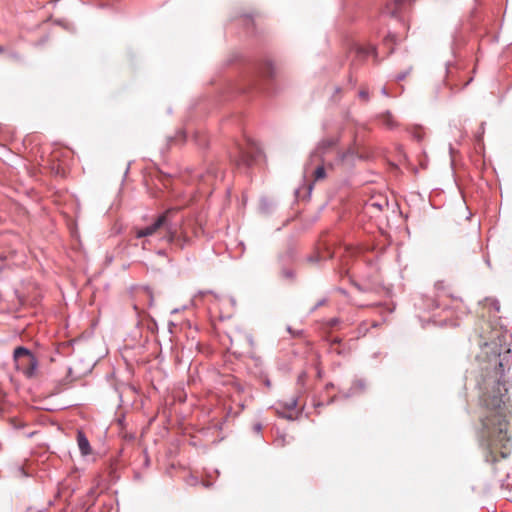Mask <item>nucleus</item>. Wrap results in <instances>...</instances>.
<instances>
[{"label":"nucleus","instance_id":"9","mask_svg":"<svg viewBox=\"0 0 512 512\" xmlns=\"http://www.w3.org/2000/svg\"><path fill=\"white\" fill-rule=\"evenodd\" d=\"M313 181L317 182L323 180L326 177L325 168L322 165H319L312 171Z\"/></svg>","mask_w":512,"mask_h":512},{"label":"nucleus","instance_id":"15","mask_svg":"<svg viewBox=\"0 0 512 512\" xmlns=\"http://www.w3.org/2000/svg\"><path fill=\"white\" fill-rule=\"evenodd\" d=\"M193 233H194L195 235H197V230H196V229H193Z\"/></svg>","mask_w":512,"mask_h":512},{"label":"nucleus","instance_id":"12","mask_svg":"<svg viewBox=\"0 0 512 512\" xmlns=\"http://www.w3.org/2000/svg\"><path fill=\"white\" fill-rule=\"evenodd\" d=\"M304 377H305V374L303 373V374H301V375L299 376L298 380H299L300 382H302V381H303V379H304Z\"/></svg>","mask_w":512,"mask_h":512},{"label":"nucleus","instance_id":"6","mask_svg":"<svg viewBox=\"0 0 512 512\" xmlns=\"http://www.w3.org/2000/svg\"><path fill=\"white\" fill-rule=\"evenodd\" d=\"M298 405V399L296 397H292L288 402L285 403L284 407L287 410L286 413H283V417L293 420L297 416L298 412L296 411V407Z\"/></svg>","mask_w":512,"mask_h":512},{"label":"nucleus","instance_id":"2","mask_svg":"<svg viewBox=\"0 0 512 512\" xmlns=\"http://www.w3.org/2000/svg\"><path fill=\"white\" fill-rule=\"evenodd\" d=\"M177 209H168L160 215L153 224L145 228H135V236L137 238L147 237L156 233L165 232L164 238L167 242L175 243L178 247L183 248L189 242L188 231L186 225L180 226L181 233L178 234L177 223L173 222L172 216Z\"/></svg>","mask_w":512,"mask_h":512},{"label":"nucleus","instance_id":"13","mask_svg":"<svg viewBox=\"0 0 512 512\" xmlns=\"http://www.w3.org/2000/svg\"><path fill=\"white\" fill-rule=\"evenodd\" d=\"M403 0H395V6H398L402 3Z\"/></svg>","mask_w":512,"mask_h":512},{"label":"nucleus","instance_id":"8","mask_svg":"<svg viewBox=\"0 0 512 512\" xmlns=\"http://www.w3.org/2000/svg\"><path fill=\"white\" fill-rule=\"evenodd\" d=\"M409 131L412 137L418 142L422 141L425 138L426 132L421 125H413L409 128Z\"/></svg>","mask_w":512,"mask_h":512},{"label":"nucleus","instance_id":"11","mask_svg":"<svg viewBox=\"0 0 512 512\" xmlns=\"http://www.w3.org/2000/svg\"><path fill=\"white\" fill-rule=\"evenodd\" d=\"M358 53H361V54H362V53H363V54H366V53H367V50H365V49H362V48H359V49H358Z\"/></svg>","mask_w":512,"mask_h":512},{"label":"nucleus","instance_id":"4","mask_svg":"<svg viewBox=\"0 0 512 512\" xmlns=\"http://www.w3.org/2000/svg\"><path fill=\"white\" fill-rule=\"evenodd\" d=\"M257 154V147L254 144L248 143L245 147H238L237 155H231V158L237 166H250Z\"/></svg>","mask_w":512,"mask_h":512},{"label":"nucleus","instance_id":"1","mask_svg":"<svg viewBox=\"0 0 512 512\" xmlns=\"http://www.w3.org/2000/svg\"><path fill=\"white\" fill-rule=\"evenodd\" d=\"M489 329V337L480 335L481 348L477 360L480 374L477 378L479 397L478 432L480 446L485 450L487 462L495 463L508 457L511 450L509 418L512 406L508 395L507 381L504 378V365L508 362L509 349H504L505 336L499 329Z\"/></svg>","mask_w":512,"mask_h":512},{"label":"nucleus","instance_id":"3","mask_svg":"<svg viewBox=\"0 0 512 512\" xmlns=\"http://www.w3.org/2000/svg\"><path fill=\"white\" fill-rule=\"evenodd\" d=\"M14 360L16 368L26 377L33 378L36 376L38 361L28 349L17 347L14 351Z\"/></svg>","mask_w":512,"mask_h":512},{"label":"nucleus","instance_id":"5","mask_svg":"<svg viewBox=\"0 0 512 512\" xmlns=\"http://www.w3.org/2000/svg\"><path fill=\"white\" fill-rule=\"evenodd\" d=\"M335 145H336V140L333 139V138H328V139L322 140L319 143L316 151L311 155V161L314 158H316V157L320 156L321 154L325 153L328 149L334 147Z\"/></svg>","mask_w":512,"mask_h":512},{"label":"nucleus","instance_id":"10","mask_svg":"<svg viewBox=\"0 0 512 512\" xmlns=\"http://www.w3.org/2000/svg\"><path fill=\"white\" fill-rule=\"evenodd\" d=\"M359 96H360L362 99H364L365 101L368 99V93H367V91H366V90H361V91L359 92Z\"/></svg>","mask_w":512,"mask_h":512},{"label":"nucleus","instance_id":"14","mask_svg":"<svg viewBox=\"0 0 512 512\" xmlns=\"http://www.w3.org/2000/svg\"><path fill=\"white\" fill-rule=\"evenodd\" d=\"M308 172H309V165H307V167H306V173H308Z\"/></svg>","mask_w":512,"mask_h":512},{"label":"nucleus","instance_id":"7","mask_svg":"<svg viewBox=\"0 0 512 512\" xmlns=\"http://www.w3.org/2000/svg\"><path fill=\"white\" fill-rule=\"evenodd\" d=\"M77 442L82 455L86 456L91 453L89 441L81 431H79L77 434Z\"/></svg>","mask_w":512,"mask_h":512}]
</instances>
